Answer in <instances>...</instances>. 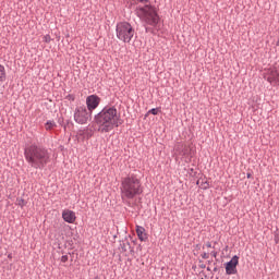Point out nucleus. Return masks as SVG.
I'll return each instance as SVG.
<instances>
[{
    "instance_id": "obj_17",
    "label": "nucleus",
    "mask_w": 279,
    "mask_h": 279,
    "mask_svg": "<svg viewBox=\"0 0 279 279\" xmlns=\"http://www.w3.org/2000/svg\"><path fill=\"white\" fill-rule=\"evenodd\" d=\"M202 189H203L204 191H207V189H210V183H208V181L202 183Z\"/></svg>"
},
{
    "instance_id": "obj_10",
    "label": "nucleus",
    "mask_w": 279,
    "mask_h": 279,
    "mask_svg": "<svg viewBox=\"0 0 279 279\" xmlns=\"http://www.w3.org/2000/svg\"><path fill=\"white\" fill-rule=\"evenodd\" d=\"M136 234L140 241H147V233H145V229L142 226L136 227Z\"/></svg>"
},
{
    "instance_id": "obj_16",
    "label": "nucleus",
    "mask_w": 279,
    "mask_h": 279,
    "mask_svg": "<svg viewBox=\"0 0 279 279\" xmlns=\"http://www.w3.org/2000/svg\"><path fill=\"white\" fill-rule=\"evenodd\" d=\"M158 112H160V109L158 108H153L148 111V114H154L156 117V114H158Z\"/></svg>"
},
{
    "instance_id": "obj_2",
    "label": "nucleus",
    "mask_w": 279,
    "mask_h": 279,
    "mask_svg": "<svg viewBox=\"0 0 279 279\" xmlns=\"http://www.w3.org/2000/svg\"><path fill=\"white\" fill-rule=\"evenodd\" d=\"M94 121L98 125V132L101 134L112 132L114 128H119L122 123L116 107H105L94 117Z\"/></svg>"
},
{
    "instance_id": "obj_32",
    "label": "nucleus",
    "mask_w": 279,
    "mask_h": 279,
    "mask_svg": "<svg viewBox=\"0 0 279 279\" xmlns=\"http://www.w3.org/2000/svg\"><path fill=\"white\" fill-rule=\"evenodd\" d=\"M207 271H210V267H207Z\"/></svg>"
},
{
    "instance_id": "obj_30",
    "label": "nucleus",
    "mask_w": 279,
    "mask_h": 279,
    "mask_svg": "<svg viewBox=\"0 0 279 279\" xmlns=\"http://www.w3.org/2000/svg\"><path fill=\"white\" fill-rule=\"evenodd\" d=\"M213 256H217V253H213Z\"/></svg>"
},
{
    "instance_id": "obj_12",
    "label": "nucleus",
    "mask_w": 279,
    "mask_h": 279,
    "mask_svg": "<svg viewBox=\"0 0 279 279\" xmlns=\"http://www.w3.org/2000/svg\"><path fill=\"white\" fill-rule=\"evenodd\" d=\"M15 204L21 208H25V206H27V201H25L24 198H16Z\"/></svg>"
},
{
    "instance_id": "obj_28",
    "label": "nucleus",
    "mask_w": 279,
    "mask_h": 279,
    "mask_svg": "<svg viewBox=\"0 0 279 279\" xmlns=\"http://www.w3.org/2000/svg\"><path fill=\"white\" fill-rule=\"evenodd\" d=\"M214 271H219V268L215 267V268H214Z\"/></svg>"
},
{
    "instance_id": "obj_14",
    "label": "nucleus",
    "mask_w": 279,
    "mask_h": 279,
    "mask_svg": "<svg viewBox=\"0 0 279 279\" xmlns=\"http://www.w3.org/2000/svg\"><path fill=\"white\" fill-rule=\"evenodd\" d=\"M0 82H5V66L0 64Z\"/></svg>"
},
{
    "instance_id": "obj_1",
    "label": "nucleus",
    "mask_w": 279,
    "mask_h": 279,
    "mask_svg": "<svg viewBox=\"0 0 279 279\" xmlns=\"http://www.w3.org/2000/svg\"><path fill=\"white\" fill-rule=\"evenodd\" d=\"M24 158L32 169H39L40 171L51 162L49 150L36 144L24 148Z\"/></svg>"
},
{
    "instance_id": "obj_19",
    "label": "nucleus",
    "mask_w": 279,
    "mask_h": 279,
    "mask_svg": "<svg viewBox=\"0 0 279 279\" xmlns=\"http://www.w3.org/2000/svg\"><path fill=\"white\" fill-rule=\"evenodd\" d=\"M65 99H68V101H75V95L73 94H69Z\"/></svg>"
},
{
    "instance_id": "obj_7",
    "label": "nucleus",
    "mask_w": 279,
    "mask_h": 279,
    "mask_svg": "<svg viewBox=\"0 0 279 279\" xmlns=\"http://www.w3.org/2000/svg\"><path fill=\"white\" fill-rule=\"evenodd\" d=\"M238 265H239V256L234 255L229 262L226 263L227 276H234L238 272L236 270Z\"/></svg>"
},
{
    "instance_id": "obj_6",
    "label": "nucleus",
    "mask_w": 279,
    "mask_h": 279,
    "mask_svg": "<svg viewBox=\"0 0 279 279\" xmlns=\"http://www.w3.org/2000/svg\"><path fill=\"white\" fill-rule=\"evenodd\" d=\"M90 111L88 112L86 106L82 105V106H77L74 109V121L75 123H78V125H86V123H88L89 119H90Z\"/></svg>"
},
{
    "instance_id": "obj_3",
    "label": "nucleus",
    "mask_w": 279,
    "mask_h": 279,
    "mask_svg": "<svg viewBox=\"0 0 279 279\" xmlns=\"http://www.w3.org/2000/svg\"><path fill=\"white\" fill-rule=\"evenodd\" d=\"M121 198L123 202L125 199H134L137 195H143V183L138 175L131 173L121 180Z\"/></svg>"
},
{
    "instance_id": "obj_13",
    "label": "nucleus",
    "mask_w": 279,
    "mask_h": 279,
    "mask_svg": "<svg viewBox=\"0 0 279 279\" xmlns=\"http://www.w3.org/2000/svg\"><path fill=\"white\" fill-rule=\"evenodd\" d=\"M46 130H53L56 128V121L53 120H48L45 124Z\"/></svg>"
},
{
    "instance_id": "obj_23",
    "label": "nucleus",
    "mask_w": 279,
    "mask_h": 279,
    "mask_svg": "<svg viewBox=\"0 0 279 279\" xmlns=\"http://www.w3.org/2000/svg\"><path fill=\"white\" fill-rule=\"evenodd\" d=\"M202 258H204L205 260L208 259V258H209L208 253H203V254H202Z\"/></svg>"
},
{
    "instance_id": "obj_21",
    "label": "nucleus",
    "mask_w": 279,
    "mask_h": 279,
    "mask_svg": "<svg viewBox=\"0 0 279 279\" xmlns=\"http://www.w3.org/2000/svg\"><path fill=\"white\" fill-rule=\"evenodd\" d=\"M276 84H279V72H275Z\"/></svg>"
},
{
    "instance_id": "obj_18",
    "label": "nucleus",
    "mask_w": 279,
    "mask_h": 279,
    "mask_svg": "<svg viewBox=\"0 0 279 279\" xmlns=\"http://www.w3.org/2000/svg\"><path fill=\"white\" fill-rule=\"evenodd\" d=\"M43 40L44 43H47V44L51 43V35L44 36Z\"/></svg>"
},
{
    "instance_id": "obj_4",
    "label": "nucleus",
    "mask_w": 279,
    "mask_h": 279,
    "mask_svg": "<svg viewBox=\"0 0 279 279\" xmlns=\"http://www.w3.org/2000/svg\"><path fill=\"white\" fill-rule=\"evenodd\" d=\"M135 14L137 17H140V21H142V23L150 25V27H158V24L160 23V15H158L156 7L151 4L137 7L135 9Z\"/></svg>"
},
{
    "instance_id": "obj_15",
    "label": "nucleus",
    "mask_w": 279,
    "mask_h": 279,
    "mask_svg": "<svg viewBox=\"0 0 279 279\" xmlns=\"http://www.w3.org/2000/svg\"><path fill=\"white\" fill-rule=\"evenodd\" d=\"M267 82H269V84H276V72H271V75L268 76Z\"/></svg>"
},
{
    "instance_id": "obj_25",
    "label": "nucleus",
    "mask_w": 279,
    "mask_h": 279,
    "mask_svg": "<svg viewBox=\"0 0 279 279\" xmlns=\"http://www.w3.org/2000/svg\"><path fill=\"white\" fill-rule=\"evenodd\" d=\"M206 247H213V244L210 242H207Z\"/></svg>"
},
{
    "instance_id": "obj_22",
    "label": "nucleus",
    "mask_w": 279,
    "mask_h": 279,
    "mask_svg": "<svg viewBox=\"0 0 279 279\" xmlns=\"http://www.w3.org/2000/svg\"><path fill=\"white\" fill-rule=\"evenodd\" d=\"M275 243H279V232L275 234Z\"/></svg>"
},
{
    "instance_id": "obj_5",
    "label": "nucleus",
    "mask_w": 279,
    "mask_h": 279,
    "mask_svg": "<svg viewBox=\"0 0 279 279\" xmlns=\"http://www.w3.org/2000/svg\"><path fill=\"white\" fill-rule=\"evenodd\" d=\"M116 34L118 40L130 44L134 38L135 31L129 22H119L116 26Z\"/></svg>"
},
{
    "instance_id": "obj_9",
    "label": "nucleus",
    "mask_w": 279,
    "mask_h": 279,
    "mask_svg": "<svg viewBox=\"0 0 279 279\" xmlns=\"http://www.w3.org/2000/svg\"><path fill=\"white\" fill-rule=\"evenodd\" d=\"M62 219L66 223H75V219H77V217L75 216V211L65 209L62 213Z\"/></svg>"
},
{
    "instance_id": "obj_31",
    "label": "nucleus",
    "mask_w": 279,
    "mask_h": 279,
    "mask_svg": "<svg viewBox=\"0 0 279 279\" xmlns=\"http://www.w3.org/2000/svg\"><path fill=\"white\" fill-rule=\"evenodd\" d=\"M8 257H9V258H12V254H10Z\"/></svg>"
},
{
    "instance_id": "obj_11",
    "label": "nucleus",
    "mask_w": 279,
    "mask_h": 279,
    "mask_svg": "<svg viewBox=\"0 0 279 279\" xmlns=\"http://www.w3.org/2000/svg\"><path fill=\"white\" fill-rule=\"evenodd\" d=\"M132 246L130 244V241H122L120 243V248L122 250V252H128V250H130Z\"/></svg>"
},
{
    "instance_id": "obj_29",
    "label": "nucleus",
    "mask_w": 279,
    "mask_h": 279,
    "mask_svg": "<svg viewBox=\"0 0 279 279\" xmlns=\"http://www.w3.org/2000/svg\"><path fill=\"white\" fill-rule=\"evenodd\" d=\"M201 267H202V269H204V268H206V265H202Z\"/></svg>"
},
{
    "instance_id": "obj_24",
    "label": "nucleus",
    "mask_w": 279,
    "mask_h": 279,
    "mask_svg": "<svg viewBox=\"0 0 279 279\" xmlns=\"http://www.w3.org/2000/svg\"><path fill=\"white\" fill-rule=\"evenodd\" d=\"M138 3H149V0H137Z\"/></svg>"
},
{
    "instance_id": "obj_8",
    "label": "nucleus",
    "mask_w": 279,
    "mask_h": 279,
    "mask_svg": "<svg viewBox=\"0 0 279 279\" xmlns=\"http://www.w3.org/2000/svg\"><path fill=\"white\" fill-rule=\"evenodd\" d=\"M100 102H101V98H99V96H97V95L88 96L86 98V106H87L88 112H90L93 114V110H97Z\"/></svg>"
},
{
    "instance_id": "obj_20",
    "label": "nucleus",
    "mask_w": 279,
    "mask_h": 279,
    "mask_svg": "<svg viewBox=\"0 0 279 279\" xmlns=\"http://www.w3.org/2000/svg\"><path fill=\"white\" fill-rule=\"evenodd\" d=\"M69 260V255L61 256V263H66Z\"/></svg>"
},
{
    "instance_id": "obj_27",
    "label": "nucleus",
    "mask_w": 279,
    "mask_h": 279,
    "mask_svg": "<svg viewBox=\"0 0 279 279\" xmlns=\"http://www.w3.org/2000/svg\"><path fill=\"white\" fill-rule=\"evenodd\" d=\"M246 178H248V179L252 178V173H247Z\"/></svg>"
},
{
    "instance_id": "obj_26",
    "label": "nucleus",
    "mask_w": 279,
    "mask_h": 279,
    "mask_svg": "<svg viewBox=\"0 0 279 279\" xmlns=\"http://www.w3.org/2000/svg\"><path fill=\"white\" fill-rule=\"evenodd\" d=\"M151 32V28L146 27V33Z\"/></svg>"
}]
</instances>
